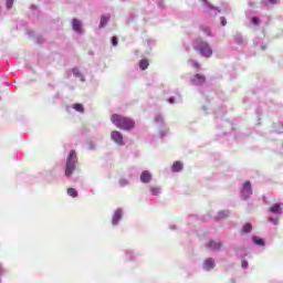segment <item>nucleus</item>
<instances>
[{
	"label": "nucleus",
	"mask_w": 283,
	"mask_h": 283,
	"mask_svg": "<svg viewBox=\"0 0 283 283\" xmlns=\"http://www.w3.org/2000/svg\"><path fill=\"white\" fill-rule=\"evenodd\" d=\"M111 122L115 127H117V129H123L124 132H132V129L136 127V122H134V119L118 114H113Z\"/></svg>",
	"instance_id": "nucleus-1"
},
{
	"label": "nucleus",
	"mask_w": 283,
	"mask_h": 283,
	"mask_svg": "<svg viewBox=\"0 0 283 283\" xmlns=\"http://www.w3.org/2000/svg\"><path fill=\"white\" fill-rule=\"evenodd\" d=\"M193 50H196V52H199V54H201V56H205L206 59H210V56H213V50H211L209 43L200 39L195 40Z\"/></svg>",
	"instance_id": "nucleus-2"
},
{
	"label": "nucleus",
	"mask_w": 283,
	"mask_h": 283,
	"mask_svg": "<svg viewBox=\"0 0 283 283\" xmlns=\"http://www.w3.org/2000/svg\"><path fill=\"white\" fill-rule=\"evenodd\" d=\"M76 169V150H71L67 159H66V166H65V176L70 178L72 174H74V170Z\"/></svg>",
	"instance_id": "nucleus-3"
},
{
	"label": "nucleus",
	"mask_w": 283,
	"mask_h": 283,
	"mask_svg": "<svg viewBox=\"0 0 283 283\" xmlns=\"http://www.w3.org/2000/svg\"><path fill=\"white\" fill-rule=\"evenodd\" d=\"M111 138L114 143H116L119 146L125 145V142L123 140V134L118 130H113L111 133Z\"/></svg>",
	"instance_id": "nucleus-4"
},
{
	"label": "nucleus",
	"mask_w": 283,
	"mask_h": 283,
	"mask_svg": "<svg viewBox=\"0 0 283 283\" xmlns=\"http://www.w3.org/2000/svg\"><path fill=\"white\" fill-rule=\"evenodd\" d=\"M252 193H253V190L251 189V181H245L241 190L242 198L247 200V198H249V196H251Z\"/></svg>",
	"instance_id": "nucleus-5"
},
{
	"label": "nucleus",
	"mask_w": 283,
	"mask_h": 283,
	"mask_svg": "<svg viewBox=\"0 0 283 283\" xmlns=\"http://www.w3.org/2000/svg\"><path fill=\"white\" fill-rule=\"evenodd\" d=\"M207 82V77L202 74H195L193 77L191 78L192 85H205Z\"/></svg>",
	"instance_id": "nucleus-6"
},
{
	"label": "nucleus",
	"mask_w": 283,
	"mask_h": 283,
	"mask_svg": "<svg viewBox=\"0 0 283 283\" xmlns=\"http://www.w3.org/2000/svg\"><path fill=\"white\" fill-rule=\"evenodd\" d=\"M206 247L210 250V251H220V249H222V243L220 241H216V240H210Z\"/></svg>",
	"instance_id": "nucleus-7"
},
{
	"label": "nucleus",
	"mask_w": 283,
	"mask_h": 283,
	"mask_svg": "<svg viewBox=\"0 0 283 283\" xmlns=\"http://www.w3.org/2000/svg\"><path fill=\"white\" fill-rule=\"evenodd\" d=\"M140 181L144 184L151 182V172L144 170L140 175Z\"/></svg>",
	"instance_id": "nucleus-8"
},
{
	"label": "nucleus",
	"mask_w": 283,
	"mask_h": 283,
	"mask_svg": "<svg viewBox=\"0 0 283 283\" xmlns=\"http://www.w3.org/2000/svg\"><path fill=\"white\" fill-rule=\"evenodd\" d=\"M122 218H123V211L116 210L113 216L112 224H118V222H120Z\"/></svg>",
	"instance_id": "nucleus-9"
},
{
	"label": "nucleus",
	"mask_w": 283,
	"mask_h": 283,
	"mask_svg": "<svg viewBox=\"0 0 283 283\" xmlns=\"http://www.w3.org/2000/svg\"><path fill=\"white\" fill-rule=\"evenodd\" d=\"M216 268V261L213 259L209 258L205 261V269L206 271H211V269Z\"/></svg>",
	"instance_id": "nucleus-10"
},
{
	"label": "nucleus",
	"mask_w": 283,
	"mask_h": 283,
	"mask_svg": "<svg viewBox=\"0 0 283 283\" xmlns=\"http://www.w3.org/2000/svg\"><path fill=\"white\" fill-rule=\"evenodd\" d=\"M252 241L256 247H264L265 242L264 239L259 238V237H252Z\"/></svg>",
	"instance_id": "nucleus-11"
},
{
	"label": "nucleus",
	"mask_w": 283,
	"mask_h": 283,
	"mask_svg": "<svg viewBox=\"0 0 283 283\" xmlns=\"http://www.w3.org/2000/svg\"><path fill=\"white\" fill-rule=\"evenodd\" d=\"M73 30L75 32H81V21L73 19L72 20Z\"/></svg>",
	"instance_id": "nucleus-12"
},
{
	"label": "nucleus",
	"mask_w": 283,
	"mask_h": 283,
	"mask_svg": "<svg viewBox=\"0 0 283 283\" xmlns=\"http://www.w3.org/2000/svg\"><path fill=\"white\" fill-rule=\"evenodd\" d=\"M182 168H184V166H182V163H180V161H175L171 167L172 171H175V172L180 171Z\"/></svg>",
	"instance_id": "nucleus-13"
},
{
	"label": "nucleus",
	"mask_w": 283,
	"mask_h": 283,
	"mask_svg": "<svg viewBox=\"0 0 283 283\" xmlns=\"http://www.w3.org/2000/svg\"><path fill=\"white\" fill-rule=\"evenodd\" d=\"M271 213H281L282 212V207L280 203H275L270 208Z\"/></svg>",
	"instance_id": "nucleus-14"
},
{
	"label": "nucleus",
	"mask_w": 283,
	"mask_h": 283,
	"mask_svg": "<svg viewBox=\"0 0 283 283\" xmlns=\"http://www.w3.org/2000/svg\"><path fill=\"white\" fill-rule=\"evenodd\" d=\"M139 67L142 70H147L149 67V60L143 59L139 61Z\"/></svg>",
	"instance_id": "nucleus-15"
},
{
	"label": "nucleus",
	"mask_w": 283,
	"mask_h": 283,
	"mask_svg": "<svg viewBox=\"0 0 283 283\" xmlns=\"http://www.w3.org/2000/svg\"><path fill=\"white\" fill-rule=\"evenodd\" d=\"M107 23H109V15H102L99 27L105 28Z\"/></svg>",
	"instance_id": "nucleus-16"
},
{
	"label": "nucleus",
	"mask_w": 283,
	"mask_h": 283,
	"mask_svg": "<svg viewBox=\"0 0 283 283\" xmlns=\"http://www.w3.org/2000/svg\"><path fill=\"white\" fill-rule=\"evenodd\" d=\"M253 231V226L251 223H245L242 228V233H251Z\"/></svg>",
	"instance_id": "nucleus-17"
},
{
	"label": "nucleus",
	"mask_w": 283,
	"mask_h": 283,
	"mask_svg": "<svg viewBox=\"0 0 283 283\" xmlns=\"http://www.w3.org/2000/svg\"><path fill=\"white\" fill-rule=\"evenodd\" d=\"M73 109H75V112H80L81 114L85 112V107H83V104H74Z\"/></svg>",
	"instance_id": "nucleus-18"
},
{
	"label": "nucleus",
	"mask_w": 283,
	"mask_h": 283,
	"mask_svg": "<svg viewBox=\"0 0 283 283\" xmlns=\"http://www.w3.org/2000/svg\"><path fill=\"white\" fill-rule=\"evenodd\" d=\"M67 193L71 196V198H76L78 196V191L74 188H69Z\"/></svg>",
	"instance_id": "nucleus-19"
},
{
	"label": "nucleus",
	"mask_w": 283,
	"mask_h": 283,
	"mask_svg": "<svg viewBox=\"0 0 283 283\" xmlns=\"http://www.w3.org/2000/svg\"><path fill=\"white\" fill-rule=\"evenodd\" d=\"M150 191L153 193V196H158V193H160V188L158 187H151Z\"/></svg>",
	"instance_id": "nucleus-20"
},
{
	"label": "nucleus",
	"mask_w": 283,
	"mask_h": 283,
	"mask_svg": "<svg viewBox=\"0 0 283 283\" xmlns=\"http://www.w3.org/2000/svg\"><path fill=\"white\" fill-rule=\"evenodd\" d=\"M251 23H252L253 25H260V18L253 17L252 20H251Z\"/></svg>",
	"instance_id": "nucleus-21"
},
{
	"label": "nucleus",
	"mask_w": 283,
	"mask_h": 283,
	"mask_svg": "<svg viewBox=\"0 0 283 283\" xmlns=\"http://www.w3.org/2000/svg\"><path fill=\"white\" fill-rule=\"evenodd\" d=\"M14 6V0H7V8L10 10Z\"/></svg>",
	"instance_id": "nucleus-22"
},
{
	"label": "nucleus",
	"mask_w": 283,
	"mask_h": 283,
	"mask_svg": "<svg viewBox=\"0 0 283 283\" xmlns=\"http://www.w3.org/2000/svg\"><path fill=\"white\" fill-rule=\"evenodd\" d=\"M111 41H112V43H113L114 46L118 45V38L113 36V38L111 39Z\"/></svg>",
	"instance_id": "nucleus-23"
},
{
	"label": "nucleus",
	"mask_w": 283,
	"mask_h": 283,
	"mask_svg": "<svg viewBox=\"0 0 283 283\" xmlns=\"http://www.w3.org/2000/svg\"><path fill=\"white\" fill-rule=\"evenodd\" d=\"M192 67H195V70H200V63H198L197 61H193Z\"/></svg>",
	"instance_id": "nucleus-24"
},
{
	"label": "nucleus",
	"mask_w": 283,
	"mask_h": 283,
	"mask_svg": "<svg viewBox=\"0 0 283 283\" xmlns=\"http://www.w3.org/2000/svg\"><path fill=\"white\" fill-rule=\"evenodd\" d=\"M241 266H242V269H248L249 268V262L248 261H242Z\"/></svg>",
	"instance_id": "nucleus-25"
},
{
	"label": "nucleus",
	"mask_w": 283,
	"mask_h": 283,
	"mask_svg": "<svg viewBox=\"0 0 283 283\" xmlns=\"http://www.w3.org/2000/svg\"><path fill=\"white\" fill-rule=\"evenodd\" d=\"M119 185H120V187H125V185H128V182L126 179H120Z\"/></svg>",
	"instance_id": "nucleus-26"
},
{
	"label": "nucleus",
	"mask_w": 283,
	"mask_h": 283,
	"mask_svg": "<svg viewBox=\"0 0 283 283\" xmlns=\"http://www.w3.org/2000/svg\"><path fill=\"white\" fill-rule=\"evenodd\" d=\"M74 76H81V72H78V69H73Z\"/></svg>",
	"instance_id": "nucleus-27"
},
{
	"label": "nucleus",
	"mask_w": 283,
	"mask_h": 283,
	"mask_svg": "<svg viewBox=\"0 0 283 283\" xmlns=\"http://www.w3.org/2000/svg\"><path fill=\"white\" fill-rule=\"evenodd\" d=\"M220 21H221V25H227V19L221 18Z\"/></svg>",
	"instance_id": "nucleus-28"
},
{
	"label": "nucleus",
	"mask_w": 283,
	"mask_h": 283,
	"mask_svg": "<svg viewBox=\"0 0 283 283\" xmlns=\"http://www.w3.org/2000/svg\"><path fill=\"white\" fill-rule=\"evenodd\" d=\"M168 103H170L171 105H174V103H176V99H175L174 97H170V98L168 99Z\"/></svg>",
	"instance_id": "nucleus-29"
},
{
	"label": "nucleus",
	"mask_w": 283,
	"mask_h": 283,
	"mask_svg": "<svg viewBox=\"0 0 283 283\" xmlns=\"http://www.w3.org/2000/svg\"><path fill=\"white\" fill-rule=\"evenodd\" d=\"M203 32L207 33L208 35L211 34V30L210 29H203Z\"/></svg>",
	"instance_id": "nucleus-30"
},
{
	"label": "nucleus",
	"mask_w": 283,
	"mask_h": 283,
	"mask_svg": "<svg viewBox=\"0 0 283 283\" xmlns=\"http://www.w3.org/2000/svg\"><path fill=\"white\" fill-rule=\"evenodd\" d=\"M270 3H277V0H269Z\"/></svg>",
	"instance_id": "nucleus-31"
},
{
	"label": "nucleus",
	"mask_w": 283,
	"mask_h": 283,
	"mask_svg": "<svg viewBox=\"0 0 283 283\" xmlns=\"http://www.w3.org/2000/svg\"><path fill=\"white\" fill-rule=\"evenodd\" d=\"M3 273V270L1 269V265H0V275Z\"/></svg>",
	"instance_id": "nucleus-32"
}]
</instances>
